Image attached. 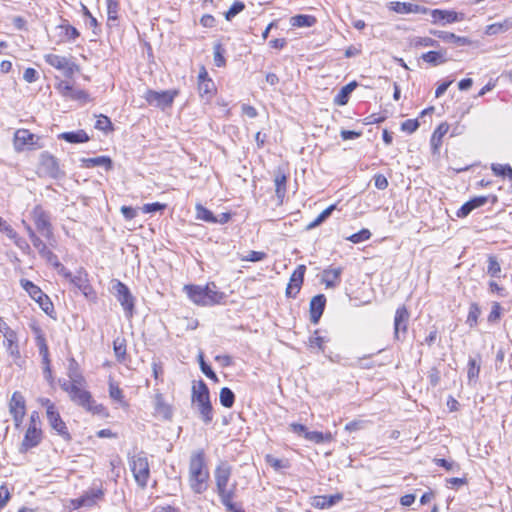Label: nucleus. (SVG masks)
Instances as JSON below:
<instances>
[{"label": "nucleus", "instance_id": "dca6fc26", "mask_svg": "<svg viewBox=\"0 0 512 512\" xmlns=\"http://www.w3.org/2000/svg\"><path fill=\"white\" fill-rule=\"evenodd\" d=\"M42 431L35 424L29 425L24 439L20 446V452L25 453L29 449L36 447L41 442Z\"/></svg>", "mask_w": 512, "mask_h": 512}, {"label": "nucleus", "instance_id": "de8ad7c7", "mask_svg": "<svg viewBox=\"0 0 512 512\" xmlns=\"http://www.w3.org/2000/svg\"><path fill=\"white\" fill-rule=\"evenodd\" d=\"M195 209L196 219L202 220L207 223H215V215L210 210H208L201 204H197Z\"/></svg>", "mask_w": 512, "mask_h": 512}, {"label": "nucleus", "instance_id": "2f4dec72", "mask_svg": "<svg viewBox=\"0 0 512 512\" xmlns=\"http://www.w3.org/2000/svg\"><path fill=\"white\" fill-rule=\"evenodd\" d=\"M434 36L442 39L443 41L445 42H453L457 45H467L470 43L469 39L466 38V37H460V36H457L455 35L454 33H451V32H446V31H434L432 32Z\"/></svg>", "mask_w": 512, "mask_h": 512}, {"label": "nucleus", "instance_id": "c85d7f7f", "mask_svg": "<svg viewBox=\"0 0 512 512\" xmlns=\"http://www.w3.org/2000/svg\"><path fill=\"white\" fill-rule=\"evenodd\" d=\"M103 495L104 492L102 489H91L76 500L77 506H92L98 499H101Z\"/></svg>", "mask_w": 512, "mask_h": 512}, {"label": "nucleus", "instance_id": "c03bdc74", "mask_svg": "<svg viewBox=\"0 0 512 512\" xmlns=\"http://www.w3.org/2000/svg\"><path fill=\"white\" fill-rule=\"evenodd\" d=\"M305 439L320 444L331 441L332 436L330 433L324 434L318 431H308L305 434Z\"/></svg>", "mask_w": 512, "mask_h": 512}, {"label": "nucleus", "instance_id": "f03ea898", "mask_svg": "<svg viewBox=\"0 0 512 512\" xmlns=\"http://www.w3.org/2000/svg\"><path fill=\"white\" fill-rule=\"evenodd\" d=\"M209 471L206 466L205 453L203 449L194 451L189 461V484L191 489L198 494L207 489Z\"/></svg>", "mask_w": 512, "mask_h": 512}, {"label": "nucleus", "instance_id": "b1692460", "mask_svg": "<svg viewBox=\"0 0 512 512\" xmlns=\"http://www.w3.org/2000/svg\"><path fill=\"white\" fill-rule=\"evenodd\" d=\"M343 499V495L340 493L334 494V495H321V496H315L311 502V505L314 508L318 509H327L338 502H340Z\"/></svg>", "mask_w": 512, "mask_h": 512}, {"label": "nucleus", "instance_id": "6ab92c4d", "mask_svg": "<svg viewBox=\"0 0 512 512\" xmlns=\"http://www.w3.org/2000/svg\"><path fill=\"white\" fill-rule=\"evenodd\" d=\"M409 317H410V314L404 305L397 308V310L395 312V317H394L395 338H399L400 331H402L403 333H406Z\"/></svg>", "mask_w": 512, "mask_h": 512}, {"label": "nucleus", "instance_id": "3c124183", "mask_svg": "<svg viewBox=\"0 0 512 512\" xmlns=\"http://www.w3.org/2000/svg\"><path fill=\"white\" fill-rule=\"evenodd\" d=\"M487 262H488L487 273L491 277H500L501 266H500V263L498 262L496 256L489 255Z\"/></svg>", "mask_w": 512, "mask_h": 512}, {"label": "nucleus", "instance_id": "2eb2a0df", "mask_svg": "<svg viewBox=\"0 0 512 512\" xmlns=\"http://www.w3.org/2000/svg\"><path fill=\"white\" fill-rule=\"evenodd\" d=\"M46 415L51 428L55 430L64 440L69 441L71 439V435L57 409L47 411Z\"/></svg>", "mask_w": 512, "mask_h": 512}, {"label": "nucleus", "instance_id": "49530a36", "mask_svg": "<svg viewBox=\"0 0 512 512\" xmlns=\"http://www.w3.org/2000/svg\"><path fill=\"white\" fill-rule=\"evenodd\" d=\"M422 59L432 65L442 64L446 61L444 54L440 51H429L422 55Z\"/></svg>", "mask_w": 512, "mask_h": 512}, {"label": "nucleus", "instance_id": "e2e57ef3", "mask_svg": "<svg viewBox=\"0 0 512 512\" xmlns=\"http://www.w3.org/2000/svg\"><path fill=\"white\" fill-rule=\"evenodd\" d=\"M419 127L417 119H408L401 124V130L409 134L415 132Z\"/></svg>", "mask_w": 512, "mask_h": 512}, {"label": "nucleus", "instance_id": "774afa93", "mask_svg": "<svg viewBox=\"0 0 512 512\" xmlns=\"http://www.w3.org/2000/svg\"><path fill=\"white\" fill-rule=\"evenodd\" d=\"M374 185L379 190H385L389 183L387 178L383 174H376L374 176Z\"/></svg>", "mask_w": 512, "mask_h": 512}, {"label": "nucleus", "instance_id": "864d4df0", "mask_svg": "<svg viewBox=\"0 0 512 512\" xmlns=\"http://www.w3.org/2000/svg\"><path fill=\"white\" fill-rule=\"evenodd\" d=\"M371 235L372 234L368 229L363 228L359 232L350 235L346 239L352 243L357 244L370 239Z\"/></svg>", "mask_w": 512, "mask_h": 512}, {"label": "nucleus", "instance_id": "69168bd1", "mask_svg": "<svg viewBox=\"0 0 512 512\" xmlns=\"http://www.w3.org/2000/svg\"><path fill=\"white\" fill-rule=\"evenodd\" d=\"M501 316V305L498 302H494L492 309L488 315L489 322H497Z\"/></svg>", "mask_w": 512, "mask_h": 512}, {"label": "nucleus", "instance_id": "c756f323", "mask_svg": "<svg viewBox=\"0 0 512 512\" xmlns=\"http://www.w3.org/2000/svg\"><path fill=\"white\" fill-rule=\"evenodd\" d=\"M356 86H357V83L355 81L350 82V83L346 84L345 86H343L341 88V90L339 91V93L335 96L334 104L339 105V106L346 105L348 103L350 94L356 88Z\"/></svg>", "mask_w": 512, "mask_h": 512}, {"label": "nucleus", "instance_id": "0e129e2a", "mask_svg": "<svg viewBox=\"0 0 512 512\" xmlns=\"http://www.w3.org/2000/svg\"><path fill=\"white\" fill-rule=\"evenodd\" d=\"M71 283H73L76 287H78L80 290L83 291L84 294H87V290L90 288L87 284L86 279H84L82 276H71L69 278Z\"/></svg>", "mask_w": 512, "mask_h": 512}, {"label": "nucleus", "instance_id": "1a4fd4ad", "mask_svg": "<svg viewBox=\"0 0 512 512\" xmlns=\"http://www.w3.org/2000/svg\"><path fill=\"white\" fill-rule=\"evenodd\" d=\"M178 95L177 90L154 91L147 90L145 100L155 107L166 108L172 105L174 98Z\"/></svg>", "mask_w": 512, "mask_h": 512}, {"label": "nucleus", "instance_id": "6e6d98bb", "mask_svg": "<svg viewBox=\"0 0 512 512\" xmlns=\"http://www.w3.org/2000/svg\"><path fill=\"white\" fill-rule=\"evenodd\" d=\"M199 364L201 371L211 380L218 381L216 373L212 370V368L204 361L203 354L200 353L199 356Z\"/></svg>", "mask_w": 512, "mask_h": 512}, {"label": "nucleus", "instance_id": "5701e85b", "mask_svg": "<svg viewBox=\"0 0 512 512\" xmlns=\"http://www.w3.org/2000/svg\"><path fill=\"white\" fill-rule=\"evenodd\" d=\"M204 289L206 306L220 304L225 299V294L218 290L214 282L207 283Z\"/></svg>", "mask_w": 512, "mask_h": 512}, {"label": "nucleus", "instance_id": "0eeeda50", "mask_svg": "<svg viewBox=\"0 0 512 512\" xmlns=\"http://www.w3.org/2000/svg\"><path fill=\"white\" fill-rule=\"evenodd\" d=\"M20 284L46 314L50 315L54 311L50 298L37 285L27 279H21Z\"/></svg>", "mask_w": 512, "mask_h": 512}, {"label": "nucleus", "instance_id": "473e14b6", "mask_svg": "<svg viewBox=\"0 0 512 512\" xmlns=\"http://www.w3.org/2000/svg\"><path fill=\"white\" fill-rule=\"evenodd\" d=\"M449 125L447 123H441L433 132L431 137V146L433 151L436 152L442 144L443 136L448 132Z\"/></svg>", "mask_w": 512, "mask_h": 512}, {"label": "nucleus", "instance_id": "f257e3e1", "mask_svg": "<svg viewBox=\"0 0 512 512\" xmlns=\"http://www.w3.org/2000/svg\"><path fill=\"white\" fill-rule=\"evenodd\" d=\"M231 475L232 466L227 461H220L214 470L216 492L227 512H245L240 505L234 503L237 483L229 484Z\"/></svg>", "mask_w": 512, "mask_h": 512}, {"label": "nucleus", "instance_id": "a19ab883", "mask_svg": "<svg viewBox=\"0 0 512 512\" xmlns=\"http://www.w3.org/2000/svg\"><path fill=\"white\" fill-rule=\"evenodd\" d=\"M491 170L494 173V175L502 178H507L510 181H512V168L509 164L493 163L491 165Z\"/></svg>", "mask_w": 512, "mask_h": 512}, {"label": "nucleus", "instance_id": "09e8293b", "mask_svg": "<svg viewBox=\"0 0 512 512\" xmlns=\"http://www.w3.org/2000/svg\"><path fill=\"white\" fill-rule=\"evenodd\" d=\"M215 90L214 82L209 80L198 81V92L201 97H211Z\"/></svg>", "mask_w": 512, "mask_h": 512}, {"label": "nucleus", "instance_id": "7ed1b4c3", "mask_svg": "<svg viewBox=\"0 0 512 512\" xmlns=\"http://www.w3.org/2000/svg\"><path fill=\"white\" fill-rule=\"evenodd\" d=\"M192 402L197 405L202 421L209 424L213 420V408L210 402L209 389L204 381L200 380L198 386H193Z\"/></svg>", "mask_w": 512, "mask_h": 512}, {"label": "nucleus", "instance_id": "423d86ee", "mask_svg": "<svg viewBox=\"0 0 512 512\" xmlns=\"http://www.w3.org/2000/svg\"><path fill=\"white\" fill-rule=\"evenodd\" d=\"M111 291L121 304L127 318H131L134 314V297L126 284L119 280H113Z\"/></svg>", "mask_w": 512, "mask_h": 512}, {"label": "nucleus", "instance_id": "cd10ccee", "mask_svg": "<svg viewBox=\"0 0 512 512\" xmlns=\"http://www.w3.org/2000/svg\"><path fill=\"white\" fill-rule=\"evenodd\" d=\"M184 290L186 291L188 297L197 305L206 306V301L204 300L205 292L204 286L200 285H185Z\"/></svg>", "mask_w": 512, "mask_h": 512}, {"label": "nucleus", "instance_id": "37998d69", "mask_svg": "<svg viewBox=\"0 0 512 512\" xmlns=\"http://www.w3.org/2000/svg\"><path fill=\"white\" fill-rule=\"evenodd\" d=\"M219 398L221 405L225 408H231L235 402V394L228 387H223L221 389Z\"/></svg>", "mask_w": 512, "mask_h": 512}, {"label": "nucleus", "instance_id": "bb28decb", "mask_svg": "<svg viewBox=\"0 0 512 512\" xmlns=\"http://www.w3.org/2000/svg\"><path fill=\"white\" fill-rule=\"evenodd\" d=\"M342 271L341 267L324 269L322 281L325 283L326 288H334L339 284Z\"/></svg>", "mask_w": 512, "mask_h": 512}, {"label": "nucleus", "instance_id": "f8f14e48", "mask_svg": "<svg viewBox=\"0 0 512 512\" xmlns=\"http://www.w3.org/2000/svg\"><path fill=\"white\" fill-rule=\"evenodd\" d=\"M44 59L50 66L62 71L66 77H72L74 72L78 70L77 65L70 62L65 56L46 54Z\"/></svg>", "mask_w": 512, "mask_h": 512}, {"label": "nucleus", "instance_id": "5fc2aeb1", "mask_svg": "<svg viewBox=\"0 0 512 512\" xmlns=\"http://www.w3.org/2000/svg\"><path fill=\"white\" fill-rule=\"evenodd\" d=\"M108 21H116L118 19L119 3L118 0H106Z\"/></svg>", "mask_w": 512, "mask_h": 512}, {"label": "nucleus", "instance_id": "338daca9", "mask_svg": "<svg viewBox=\"0 0 512 512\" xmlns=\"http://www.w3.org/2000/svg\"><path fill=\"white\" fill-rule=\"evenodd\" d=\"M165 207H166V204H162L159 202L147 203L143 206L142 210L144 213H154V212L161 211V210L165 209Z\"/></svg>", "mask_w": 512, "mask_h": 512}, {"label": "nucleus", "instance_id": "72a5a7b5", "mask_svg": "<svg viewBox=\"0 0 512 512\" xmlns=\"http://www.w3.org/2000/svg\"><path fill=\"white\" fill-rule=\"evenodd\" d=\"M59 138L69 143H84L89 140V136L84 130H78L75 132H64L59 135Z\"/></svg>", "mask_w": 512, "mask_h": 512}, {"label": "nucleus", "instance_id": "680f3d73", "mask_svg": "<svg viewBox=\"0 0 512 512\" xmlns=\"http://www.w3.org/2000/svg\"><path fill=\"white\" fill-rule=\"evenodd\" d=\"M55 88L58 90V92L64 96V97H69L70 93L73 92V87L72 85L67 82V81H63V80H60Z\"/></svg>", "mask_w": 512, "mask_h": 512}, {"label": "nucleus", "instance_id": "79ce46f5", "mask_svg": "<svg viewBox=\"0 0 512 512\" xmlns=\"http://www.w3.org/2000/svg\"><path fill=\"white\" fill-rule=\"evenodd\" d=\"M480 314H481V309H480L479 305L475 302L471 303L470 307H469L468 316L466 319V324L470 328L475 327L478 323V318H479Z\"/></svg>", "mask_w": 512, "mask_h": 512}, {"label": "nucleus", "instance_id": "9d476101", "mask_svg": "<svg viewBox=\"0 0 512 512\" xmlns=\"http://www.w3.org/2000/svg\"><path fill=\"white\" fill-rule=\"evenodd\" d=\"M40 137L27 129H19L14 135V146L16 150L40 148Z\"/></svg>", "mask_w": 512, "mask_h": 512}, {"label": "nucleus", "instance_id": "ea45409f", "mask_svg": "<svg viewBox=\"0 0 512 512\" xmlns=\"http://www.w3.org/2000/svg\"><path fill=\"white\" fill-rule=\"evenodd\" d=\"M335 208H336V205L333 204V205H330L329 207H327L326 209H324L312 222H310L306 226V229L312 230V229L316 228L317 226H319L320 224H322L328 217H330V215L335 210Z\"/></svg>", "mask_w": 512, "mask_h": 512}, {"label": "nucleus", "instance_id": "a211bd4d", "mask_svg": "<svg viewBox=\"0 0 512 512\" xmlns=\"http://www.w3.org/2000/svg\"><path fill=\"white\" fill-rule=\"evenodd\" d=\"M389 9L398 14L422 13L426 14L429 9L409 2H390Z\"/></svg>", "mask_w": 512, "mask_h": 512}, {"label": "nucleus", "instance_id": "603ef678", "mask_svg": "<svg viewBox=\"0 0 512 512\" xmlns=\"http://www.w3.org/2000/svg\"><path fill=\"white\" fill-rule=\"evenodd\" d=\"M265 461L267 464H269L271 467H273L276 471H279L281 469H287L290 466L288 460L278 459L270 454L265 456Z\"/></svg>", "mask_w": 512, "mask_h": 512}, {"label": "nucleus", "instance_id": "4be33fe9", "mask_svg": "<svg viewBox=\"0 0 512 512\" xmlns=\"http://www.w3.org/2000/svg\"><path fill=\"white\" fill-rule=\"evenodd\" d=\"M37 344H38V348H39V353L42 356L44 376H45L46 380L51 383L53 381V377H52V371H51V366H50L48 346L43 337H38Z\"/></svg>", "mask_w": 512, "mask_h": 512}, {"label": "nucleus", "instance_id": "8fccbe9b", "mask_svg": "<svg viewBox=\"0 0 512 512\" xmlns=\"http://www.w3.org/2000/svg\"><path fill=\"white\" fill-rule=\"evenodd\" d=\"M113 349L116 358L123 361L126 355V340L124 338H116L113 342Z\"/></svg>", "mask_w": 512, "mask_h": 512}, {"label": "nucleus", "instance_id": "39448f33", "mask_svg": "<svg viewBox=\"0 0 512 512\" xmlns=\"http://www.w3.org/2000/svg\"><path fill=\"white\" fill-rule=\"evenodd\" d=\"M129 465L136 483L144 488L147 485L150 469L146 454L141 451L130 458Z\"/></svg>", "mask_w": 512, "mask_h": 512}, {"label": "nucleus", "instance_id": "a878e982", "mask_svg": "<svg viewBox=\"0 0 512 512\" xmlns=\"http://www.w3.org/2000/svg\"><path fill=\"white\" fill-rule=\"evenodd\" d=\"M4 338L5 339L3 341V344H4L8 354L13 359L20 358V350H19V345H18L17 333L13 330V331L7 333L6 335H4Z\"/></svg>", "mask_w": 512, "mask_h": 512}, {"label": "nucleus", "instance_id": "412c9836", "mask_svg": "<svg viewBox=\"0 0 512 512\" xmlns=\"http://www.w3.org/2000/svg\"><path fill=\"white\" fill-rule=\"evenodd\" d=\"M326 298L323 294L314 296L310 301V321L317 324L323 314Z\"/></svg>", "mask_w": 512, "mask_h": 512}, {"label": "nucleus", "instance_id": "f3484780", "mask_svg": "<svg viewBox=\"0 0 512 512\" xmlns=\"http://www.w3.org/2000/svg\"><path fill=\"white\" fill-rule=\"evenodd\" d=\"M430 14L434 23L442 22L443 25L462 21L465 17L463 13L440 9L431 10Z\"/></svg>", "mask_w": 512, "mask_h": 512}, {"label": "nucleus", "instance_id": "052dcab7", "mask_svg": "<svg viewBox=\"0 0 512 512\" xmlns=\"http://www.w3.org/2000/svg\"><path fill=\"white\" fill-rule=\"evenodd\" d=\"M214 63L217 67H222L226 63V60L223 56V48L219 43L214 45Z\"/></svg>", "mask_w": 512, "mask_h": 512}, {"label": "nucleus", "instance_id": "393cba45", "mask_svg": "<svg viewBox=\"0 0 512 512\" xmlns=\"http://www.w3.org/2000/svg\"><path fill=\"white\" fill-rule=\"evenodd\" d=\"M488 202L487 196H477L464 203L457 212L460 218L468 216L474 209L485 205Z\"/></svg>", "mask_w": 512, "mask_h": 512}, {"label": "nucleus", "instance_id": "7c9ffc66", "mask_svg": "<svg viewBox=\"0 0 512 512\" xmlns=\"http://www.w3.org/2000/svg\"><path fill=\"white\" fill-rule=\"evenodd\" d=\"M82 162L86 168L103 166L106 170L112 169V160L108 156H98L94 158H84Z\"/></svg>", "mask_w": 512, "mask_h": 512}, {"label": "nucleus", "instance_id": "ddd939ff", "mask_svg": "<svg viewBox=\"0 0 512 512\" xmlns=\"http://www.w3.org/2000/svg\"><path fill=\"white\" fill-rule=\"evenodd\" d=\"M9 411L13 416L15 425L19 426L26 414L25 398L20 392L13 393L9 403Z\"/></svg>", "mask_w": 512, "mask_h": 512}, {"label": "nucleus", "instance_id": "9b49d317", "mask_svg": "<svg viewBox=\"0 0 512 512\" xmlns=\"http://www.w3.org/2000/svg\"><path fill=\"white\" fill-rule=\"evenodd\" d=\"M38 171L40 174L53 179H57L62 175L57 159L47 152H43L40 155Z\"/></svg>", "mask_w": 512, "mask_h": 512}, {"label": "nucleus", "instance_id": "bf43d9fd", "mask_svg": "<svg viewBox=\"0 0 512 512\" xmlns=\"http://www.w3.org/2000/svg\"><path fill=\"white\" fill-rule=\"evenodd\" d=\"M109 395L113 400L120 402V403L123 402V398H124L123 392L120 389V387L117 384H115L114 382L109 383Z\"/></svg>", "mask_w": 512, "mask_h": 512}, {"label": "nucleus", "instance_id": "a18cd8bd", "mask_svg": "<svg viewBox=\"0 0 512 512\" xmlns=\"http://www.w3.org/2000/svg\"><path fill=\"white\" fill-rule=\"evenodd\" d=\"M68 377L71 380L76 379L77 381L86 384L85 378L79 371L78 363L76 362V360L74 358L69 359Z\"/></svg>", "mask_w": 512, "mask_h": 512}, {"label": "nucleus", "instance_id": "4d7b16f0", "mask_svg": "<svg viewBox=\"0 0 512 512\" xmlns=\"http://www.w3.org/2000/svg\"><path fill=\"white\" fill-rule=\"evenodd\" d=\"M95 128L104 132L113 130L111 120L105 116L100 115L95 123Z\"/></svg>", "mask_w": 512, "mask_h": 512}, {"label": "nucleus", "instance_id": "f704fd0d", "mask_svg": "<svg viewBox=\"0 0 512 512\" xmlns=\"http://www.w3.org/2000/svg\"><path fill=\"white\" fill-rule=\"evenodd\" d=\"M480 366H481L480 359L477 360L475 358H469L468 371H467V377H468L469 384H475L477 382L479 373H480Z\"/></svg>", "mask_w": 512, "mask_h": 512}, {"label": "nucleus", "instance_id": "4c0bfd02", "mask_svg": "<svg viewBox=\"0 0 512 512\" xmlns=\"http://www.w3.org/2000/svg\"><path fill=\"white\" fill-rule=\"evenodd\" d=\"M290 23L294 27H311L316 23V18L311 15H296L290 20Z\"/></svg>", "mask_w": 512, "mask_h": 512}, {"label": "nucleus", "instance_id": "aec40b11", "mask_svg": "<svg viewBox=\"0 0 512 512\" xmlns=\"http://www.w3.org/2000/svg\"><path fill=\"white\" fill-rule=\"evenodd\" d=\"M58 31V43L64 42H74L79 36V31L72 25L68 23L67 20H64L62 24L56 27Z\"/></svg>", "mask_w": 512, "mask_h": 512}, {"label": "nucleus", "instance_id": "4468645a", "mask_svg": "<svg viewBox=\"0 0 512 512\" xmlns=\"http://www.w3.org/2000/svg\"><path fill=\"white\" fill-rule=\"evenodd\" d=\"M306 272L305 265H299L294 272L292 273L288 286L286 288V296L290 298H295L299 293L301 286L303 284L304 275Z\"/></svg>", "mask_w": 512, "mask_h": 512}, {"label": "nucleus", "instance_id": "58836bf2", "mask_svg": "<svg viewBox=\"0 0 512 512\" xmlns=\"http://www.w3.org/2000/svg\"><path fill=\"white\" fill-rule=\"evenodd\" d=\"M512 28V21L510 19H505L502 22L493 23L487 26L486 34L495 35L498 33L505 32Z\"/></svg>", "mask_w": 512, "mask_h": 512}, {"label": "nucleus", "instance_id": "6e6552de", "mask_svg": "<svg viewBox=\"0 0 512 512\" xmlns=\"http://www.w3.org/2000/svg\"><path fill=\"white\" fill-rule=\"evenodd\" d=\"M31 214L37 231L47 240H50L53 237V228L49 213L42 206L37 205L33 208Z\"/></svg>", "mask_w": 512, "mask_h": 512}, {"label": "nucleus", "instance_id": "c9c22d12", "mask_svg": "<svg viewBox=\"0 0 512 512\" xmlns=\"http://www.w3.org/2000/svg\"><path fill=\"white\" fill-rule=\"evenodd\" d=\"M286 182L287 177L281 171H278L275 175L274 183H275V192L278 199L281 201L285 197L286 194Z\"/></svg>", "mask_w": 512, "mask_h": 512}, {"label": "nucleus", "instance_id": "e433bc0d", "mask_svg": "<svg viewBox=\"0 0 512 512\" xmlns=\"http://www.w3.org/2000/svg\"><path fill=\"white\" fill-rule=\"evenodd\" d=\"M155 410L166 419H169L172 416L171 407L165 403L164 397L160 393L155 396Z\"/></svg>", "mask_w": 512, "mask_h": 512}, {"label": "nucleus", "instance_id": "20e7f679", "mask_svg": "<svg viewBox=\"0 0 512 512\" xmlns=\"http://www.w3.org/2000/svg\"><path fill=\"white\" fill-rule=\"evenodd\" d=\"M69 397L73 403L93 414H99L103 409L101 405L95 403L91 393L85 389V385L72 387Z\"/></svg>", "mask_w": 512, "mask_h": 512}, {"label": "nucleus", "instance_id": "13d9d810", "mask_svg": "<svg viewBox=\"0 0 512 512\" xmlns=\"http://www.w3.org/2000/svg\"><path fill=\"white\" fill-rule=\"evenodd\" d=\"M245 8V5L241 1H235L232 6L229 8V10L225 13L226 20H231L233 17H235L237 14L242 12Z\"/></svg>", "mask_w": 512, "mask_h": 512}]
</instances>
